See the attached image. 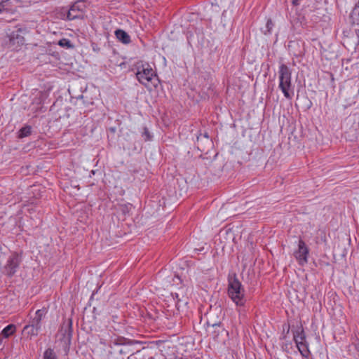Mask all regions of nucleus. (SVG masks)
<instances>
[{"label":"nucleus","mask_w":359,"mask_h":359,"mask_svg":"<svg viewBox=\"0 0 359 359\" xmlns=\"http://www.w3.org/2000/svg\"><path fill=\"white\" fill-rule=\"evenodd\" d=\"M43 359H56L55 354L53 349L48 348L43 353Z\"/></svg>","instance_id":"nucleus-19"},{"label":"nucleus","mask_w":359,"mask_h":359,"mask_svg":"<svg viewBox=\"0 0 359 359\" xmlns=\"http://www.w3.org/2000/svg\"><path fill=\"white\" fill-rule=\"evenodd\" d=\"M46 313V311L44 309L37 310L35 312L34 316L31 318L29 324L40 330L41 327V320Z\"/></svg>","instance_id":"nucleus-8"},{"label":"nucleus","mask_w":359,"mask_h":359,"mask_svg":"<svg viewBox=\"0 0 359 359\" xmlns=\"http://www.w3.org/2000/svg\"><path fill=\"white\" fill-rule=\"evenodd\" d=\"M58 45L61 47H65L67 48H72L74 46L72 44L71 41L67 39H62L58 41Z\"/></svg>","instance_id":"nucleus-17"},{"label":"nucleus","mask_w":359,"mask_h":359,"mask_svg":"<svg viewBox=\"0 0 359 359\" xmlns=\"http://www.w3.org/2000/svg\"><path fill=\"white\" fill-rule=\"evenodd\" d=\"M352 24L359 25V2L353 8L350 15Z\"/></svg>","instance_id":"nucleus-14"},{"label":"nucleus","mask_w":359,"mask_h":359,"mask_svg":"<svg viewBox=\"0 0 359 359\" xmlns=\"http://www.w3.org/2000/svg\"><path fill=\"white\" fill-rule=\"evenodd\" d=\"M114 351L118 352L120 354L126 355L129 353L128 348L126 346L128 344H130L131 342L126 339H117L114 341Z\"/></svg>","instance_id":"nucleus-9"},{"label":"nucleus","mask_w":359,"mask_h":359,"mask_svg":"<svg viewBox=\"0 0 359 359\" xmlns=\"http://www.w3.org/2000/svg\"><path fill=\"white\" fill-rule=\"evenodd\" d=\"M309 250L305 242L300 239L298 243V249L294 252V256L299 264L304 266L308 262Z\"/></svg>","instance_id":"nucleus-4"},{"label":"nucleus","mask_w":359,"mask_h":359,"mask_svg":"<svg viewBox=\"0 0 359 359\" xmlns=\"http://www.w3.org/2000/svg\"><path fill=\"white\" fill-rule=\"evenodd\" d=\"M278 87L283 92L284 96L287 99H291L293 93L292 91V72L290 69L285 64H281L278 70Z\"/></svg>","instance_id":"nucleus-3"},{"label":"nucleus","mask_w":359,"mask_h":359,"mask_svg":"<svg viewBox=\"0 0 359 359\" xmlns=\"http://www.w3.org/2000/svg\"><path fill=\"white\" fill-rule=\"evenodd\" d=\"M196 141L197 148L201 151H205L208 146L212 144L211 140L209 137L208 133L206 132L204 134L200 133L197 136Z\"/></svg>","instance_id":"nucleus-7"},{"label":"nucleus","mask_w":359,"mask_h":359,"mask_svg":"<svg viewBox=\"0 0 359 359\" xmlns=\"http://www.w3.org/2000/svg\"><path fill=\"white\" fill-rule=\"evenodd\" d=\"M16 332V325L14 324H10L3 329L1 335L4 338H8Z\"/></svg>","instance_id":"nucleus-13"},{"label":"nucleus","mask_w":359,"mask_h":359,"mask_svg":"<svg viewBox=\"0 0 359 359\" xmlns=\"http://www.w3.org/2000/svg\"><path fill=\"white\" fill-rule=\"evenodd\" d=\"M299 351L303 357H307L309 353V350L306 342L296 344Z\"/></svg>","instance_id":"nucleus-15"},{"label":"nucleus","mask_w":359,"mask_h":359,"mask_svg":"<svg viewBox=\"0 0 359 359\" xmlns=\"http://www.w3.org/2000/svg\"><path fill=\"white\" fill-rule=\"evenodd\" d=\"M20 261L18 256L11 257L8 259L7 264L5 266V271L7 275L13 276L15 273L16 269L20 264Z\"/></svg>","instance_id":"nucleus-6"},{"label":"nucleus","mask_w":359,"mask_h":359,"mask_svg":"<svg viewBox=\"0 0 359 359\" xmlns=\"http://www.w3.org/2000/svg\"><path fill=\"white\" fill-rule=\"evenodd\" d=\"M32 128L30 126H25L20 129L19 137H25L31 134Z\"/></svg>","instance_id":"nucleus-18"},{"label":"nucleus","mask_w":359,"mask_h":359,"mask_svg":"<svg viewBox=\"0 0 359 359\" xmlns=\"http://www.w3.org/2000/svg\"><path fill=\"white\" fill-rule=\"evenodd\" d=\"M293 338L296 344L306 342V337L302 327H299L293 332Z\"/></svg>","instance_id":"nucleus-11"},{"label":"nucleus","mask_w":359,"mask_h":359,"mask_svg":"<svg viewBox=\"0 0 359 359\" xmlns=\"http://www.w3.org/2000/svg\"><path fill=\"white\" fill-rule=\"evenodd\" d=\"M118 209L121 211L123 215H126L131 210L132 205L130 203L120 204L118 205Z\"/></svg>","instance_id":"nucleus-16"},{"label":"nucleus","mask_w":359,"mask_h":359,"mask_svg":"<svg viewBox=\"0 0 359 359\" xmlns=\"http://www.w3.org/2000/svg\"><path fill=\"white\" fill-rule=\"evenodd\" d=\"M144 135L147 136V140H150V135H149V132H148L147 130H145Z\"/></svg>","instance_id":"nucleus-23"},{"label":"nucleus","mask_w":359,"mask_h":359,"mask_svg":"<svg viewBox=\"0 0 359 359\" xmlns=\"http://www.w3.org/2000/svg\"><path fill=\"white\" fill-rule=\"evenodd\" d=\"M149 359H154L153 357H150Z\"/></svg>","instance_id":"nucleus-26"},{"label":"nucleus","mask_w":359,"mask_h":359,"mask_svg":"<svg viewBox=\"0 0 359 359\" xmlns=\"http://www.w3.org/2000/svg\"><path fill=\"white\" fill-rule=\"evenodd\" d=\"M136 77L147 88L156 87L158 85L157 75L149 64L142 65L137 68Z\"/></svg>","instance_id":"nucleus-2"},{"label":"nucleus","mask_w":359,"mask_h":359,"mask_svg":"<svg viewBox=\"0 0 359 359\" xmlns=\"http://www.w3.org/2000/svg\"><path fill=\"white\" fill-rule=\"evenodd\" d=\"M86 4L83 1H78L75 2L67 12V18L69 20L82 17L83 13L86 10Z\"/></svg>","instance_id":"nucleus-5"},{"label":"nucleus","mask_w":359,"mask_h":359,"mask_svg":"<svg viewBox=\"0 0 359 359\" xmlns=\"http://www.w3.org/2000/svg\"><path fill=\"white\" fill-rule=\"evenodd\" d=\"M212 313H210L209 319L208 321V325H211L212 327H215V326L219 327V325L221 324L220 321L217 322V321L214 320V319L212 317Z\"/></svg>","instance_id":"nucleus-20"},{"label":"nucleus","mask_w":359,"mask_h":359,"mask_svg":"<svg viewBox=\"0 0 359 359\" xmlns=\"http://www.w3.org/2000/svg\"><path fill=\"white\" fill-rule=\"evenodd\" d=\"M4 8V5H3V2L1 1H0V11H1V10Z\"/></svg>","instance_id":"nucleus-25"},{"label":"nucleus","mask_w":359,"mask_h":359,"mask_svg":"<svg viewBox=\"0 0 359 359\" xmlns=\"http://www.w3.org/2000/svg\"><path fill=\"white\" fill-rule=\"evenodd\" d=\"M228 281L229 297L237 306H243L245 302V290L241 283L238 280L235 274L229 277Z\"/></svg>","instance_id":"nucleus-1"},{"label":"nucleus","mask_w":359,"mask_h":359,"mask_svg":"<svg viewBox=\"0 0 359 359\" xmlns=\"http://www.w3.org/2000/svg\"><path fill=\"white\" fill-rule=\"evenodd\" d=\"M39 330L30 325L29 324L25 325L23 328L22 333L27 337L32 339L33 337L38 335Z\"/></svg>","instance_id":"nucleus-10"},{"label":"nucleus","mask_w":359,"mask_h":359,"mask_svg":"<svg viewBox=\"0 0 359 359\" xmlns=\"http://www.w3.org/2000/svg\"><path fill=\"white\" fill-rule=\"evenodd\" d=\"M292 2L294 5H299V0H292Z\"/></svg>","instance_id":"nucleus-24"},{"label":"nucleus","mask_w":359,"mask_h":359,"mask_svg":"<svg viewBox=\"0 0 359 359\" xmlns=\"http://www.w3.org/2000/svg\"><path fill=\"white\" fill-rule=\"evenodd\" d=\"M273 24L271 21V20H268L266 22V27L268 29V31L270 32V30L272 29Z\"/></svg>","instance_id":"nucleus-21"},{"label":"nucleus","mask_w":359,"mask_h":359,"mask_svg":"<svg viewBox=\"0 0 359 359\" xmlns=\"http://www.w3.org/2000/svg\"><path fill=\"white\" fill-rule=\"evenodd\" d=\"M175 297L176 299H177V302L176 303V306L177 307V309H179V307H180V302L181 301L180 299H179V296H178V294H175Z\"/></svg>","instance_id":"nucleus-22"},{"label":"nucleus","mask_w":359,"mask_h":359,"mask_svg":"<svg viewBox=\"0 0 359 359\" xmlns=\"http://www.w3.org/2000/svg\"><path fill=\"white\" fill-rule=\"evenodd\" d=\"M115 35L116 38L123 43H129L130 41V36L125 31L122 29H117L115 32Z\"/></svg>","instance_id":"nucleus-12"}]
</instances>
